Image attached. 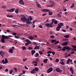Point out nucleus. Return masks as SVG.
Wrapping results in <instances>:
<instances>
[{"label": "nucleus", "mask_w": 76, "mask_h": 76, "mask_svg": "<svg viewBox=\"0 0 76 76\" xmlns=\"http://www.w3.org/2000/svg\"><path fill=\"white\" fill-rule=\"evenodd\" d=\"M57 20H56L55 21H54V22H53V23H54V24H57Z\"/></svg>", "instance_id": "obj_43"}, {"label": "nucleus", "mask_w": 76, "mask_h": 76, "mask_svg": "<svg viewBox=\"0 0 76 76\" xmlns=\"http://www.w3.org/2000/svg\"><path fill=\"white\" fill-rule=\"evenodd\" d=\"M39 69V68H38L37 67H36L35 68H34V69H33V71H37V72H38V70Z\"/></svg>", "instance_id": "obj_12"}, {"label": "nucleus", "mask_w": 76, "mask_h": 76, "mask_svg": "<svg viewBox=\"0 0 76 76\" xmlns=\"http://www.w3.org/2000/svg\"><path fill=\"white\" fill-rule=\"evenodd\" d=\"M41 11H42L43 12H49L50 11L49 10H48L47 9H43V10H41Z\"/></svg>", "instance_id": "obj_8"}, {"label": "nucleus", "mask_w": 76, "mask_h": 76, "mask_svg": "<svg viewBox=\"0 0 76 76\" xmlns=\"http://www.w3.org/2000/svg\"><path fill=\"white\" fill-rule=\"evenodd\" d=\"M19 9L17 8L16 9V10H15V13H16V14H18V10H19Z\"/></svg>", "instance_id": "obj_27"}, {"label": "nucleus", "mask_w": 76, "mask_h": 76, "mask_svg": "<svg viewBox=\"0 0 76 76\" xmlns=\"http://www.w3.org/2000/svg\"><path fill=\"white\" fill-rule=\"evenodd\" d=\"M33 49V48H32V47H29L28 48V49H29V50H32Z\"/></svg>", "instance_id": "obj_50"}, {"label": "nucleus", "mask_w": 76, "mask_h": 76, "mask_svg": "<svg viewBox=\"0 0 76 76\" xmlns=\"http://www.w3.org/2000/svg\"><path fill=\"white\" fill-rule=\"evenodd\" d=\"M24 67H25V69H28V67H26V66H25Z\"/></svg>", "instance_id": "obj_59"}, {"label": "nucleus", "mask_w": 76, "mask_h": 76, "mask_svg": "<svg viewBox=\"0 0 76 76\" xmlns=\"http://www.w3.org/2000/svg\"><path fill=\"white\" fill-rule=\"evenodd\" d=\"M59 43V41H56L54 43V45H56L57 44H58Z\"/></svg>", "instance_id": "obj_26"}, {"label": "nucleus", "mask_w": 76, "mask_h": 76, "mask_svg": "<svg viewBox=\"0 0 76 76\" xmlns=\"http://www.w3.org/2000/svg\"><path fill=\"white\" fill-rule=\"evenodd\" d=\"M36 3H37V7L39 8H41V6H40L39 4L36 1Z\"/></svg>", "instance_id": "obj_24"}, {"label": "nucleus", "mask_w": 76, "mask_h": 76, "mask_svg": "<svg viewBox=\"0 0 76 76\" xmlns=\"http://www.w3.org/2000/svg\"><path fill=\"white\" fill-rule=\"evenodd\" d=\"M26 73V71H23V72H22V73L23 74H25Z\"/></svg>", "instance_id": "obj_55"}, {"label": "nucleus", "mask_w": 76, "mask_h": 76, "mask_svg": "<svg viewBox=\"0 0 76 76\" xmlns=\"http://www.w3.org/2000/svg\"><path fill=\"white\" fill-rule=\"evenodd\" d=\"M49 15H52L53 14V12L50 11L49 12Z\"/></svg>", "instance_id": "obj_35"}, {"label": "nucleus", "mask_w": 76, "mask_h": 76, "mask_svg": "<svg viewBox=\"0 0 76 76\" xmlns=\"http://www.w3.org/2000/svg\"><path fill=\"white\" fill-rule=\"evenodd\" d=\"M5 38L4 37H2V39L1 40V42L2 43H4L5 42Z\"/></svg>", "instance_id": "obj_11"}, {"label": "nucleus", "mask_w": 76, "mask_h": 76, "mask_svg": "<svg viewBox=\"0 0 76 76\" xmlns=\"http://www.w3.org/2000/svg\"><path fill=\"white\" fill-rule=\"evenodd\" d=\"M5 46H2V47H1V49H5Z\"/></svg>", "instance_id": "obj_51"}, {"label": "nucleus", "mask_w": 76, "mask_h": 76, "mask_svg": "<svg viewBox=\"0 0 76 76\" xmlns=\"http://www.w3.org/2000/svg\"><path fill=\"white\" fill-rule=\"evenodd\" d=\"M31 55H33L34 54V53H35L36 51L35 50H32L31 51Z\"/></svg>", "instance_id": "obj_15"}, {"label": "nucleus", "mask_w": 76, "mask_h": 76, "mask_svg": "<svg viewBox=\"0 0 76 76\" xmlns=\"http://www.w3.org/2000/svg\"><path fill=\"white\" fill-rule=\"evenodd\" d=\"M2 63H3V64H5V63H5V61L4 60H3L2 61Z\"/></svg>", "instance_id": "obj_45"}, {"label": "nucleus", "mask_w": 76, "mask_h": 76, "mask_svg": "<svg viewBox=\"0 0 76 76\" xmlns=\"http://www.w3.org/2000/svg\"><path fill=\"white\" fill-rule=\"evenodd\" d=\"M40 46H37L36 45L34 47V50H36L37 49L38 50H39V48Z\"/></svg>", "instance_id": "obj_13"}, {"label": "nucleus", "mask_w": 76, "mask_h": 76, "mask_svg": "<svg viewBox=\"0 0 76 76\" xmlns=\"http://www.w3.org/2000/svg\"><path fill=\"white\" fill-rule=\"evenodd\" d=\"M64 37H65V38H68L69 37V35H64Z\"/></svg>", "instance_id": "obj_25"}, {"label": "nucleus", "mask_w": 76, "mask_h": 76, "mask_svg": "<svg viewBox=\"0 0 76 76\" xmlns=\"http://www.w3.org/2000/svg\"><path fill=\"white\" fill-rule=\"evenodd\" d=\"M13 50H12V49L10 48L8 52L10 53H13Z\"/></svg>", "instance_id": "obj_14"}, {"label": "nucleus", "mask_w": 76, "mask_h": 76, "mask_svg": "<svg viewBox=\"0 0 76 76\" xmlns=\"http://www.w3.org/2000/svg\"><path fill=\"white\" fill-rule=\"evenodd\" d=\"M12 70H11L10 71V74H12Z\"/></svg>", "instance_id": "obj_48"}, {"label": "nucleus", "mask_w": 76, "mask_h": 76, "mask_svg": "<svg viewBox=\"0 0 76 76\" xmlns=\"http://www.w3.org/2000/svg\"><path fill=\"white\" fill-rule=\"evenodd\" d=\"M39 53H40V55H42L43 54V53L41 52V51H39Z\"/></svg>", "instance_id": "obj_49"}, {"label": "nucleus", "mask_w": 76, "mask_h": 76, "mask_svg": "<svg viewBox=\"0 0 76 76\" xmlns=\"http://www.w3.org/2000/svg\"><path fill=\"white\" fill-rule=\"evenodd\" d=\"M52 54H53V55H54L55 53V52H54V51H53V52H52Z\"/></svg>", "instance_id": "obj_57"}, {"label": "nucleus", "mask_w": 76, "mask_h": 76, "mask_svg": "<svg viewBox=\"0 0 76 76\" xmlns=\"http://www.w3.org/2000/svg\"><path fill=\"white\" fill-rule=\"evenodd\" d=\"M15 8H12V9H11V10H10V12H13L14 11V10H15Z\"/></svg>", "instance_id": "obj_30"}, {"label": "nucleus", "mask_w": 76, "mask_h": 76, "mask_svg": "<svg viewBox=\"0 0 76 76\" xmlns=\"http://www.w3.org/2000/svg\"><path fill=\"white\" fill-rule=\"evenodd\" d=\"M69 63V58H68L67 61H66V64H68Z\"/></svg>", "instance_id": "obj_32"}, {"label": "nucleus", "mask_w": 76, "mask_h": 76, "mask_svg": "<svg viewBox=\"0 0 76 76\" xmlns=\"http://www.w3.org/2000/svg\"><path fill=\"white\" fill-rule=\"evenodd\" d=\"M20 20L22 21L23 22H25L26 23V25H28H28H30V23H31V22L30 21V20L29 19H27L25 17H23L20 18Z\"/></svg>", "instance_id": "obj_1"}, {"label": "nucleus", "mask_w": 76, "mask_h": 76, "mask_svg": "<svg viewBox=\"0 0 76 76\" xmlns=\"http://www.w3.org/2000/svg\"><path fill=\"white\" fill-rule=\"evenodd\" d=\"M50 38H54V36L51 35L50 36Z\"/></svg>", "instance_id": "obj_53"}, {"label": "nucleus", "mask_w": 76, "mask_h": 76, "mask_svg": "<svg viewBox=\"0 0 76 76\" xmlns=\"http://www.w3.org/2000/svg\"><path fill=\"white\" fill-rule=\"evenodd\" d=\"M45 26L49 28H52L53 26V25L50 24V23H46L45 24Z\"/></svg>", "instance_id": "obj_4"}, {"label": "nucleus", "mask_w": 76, "mask_h": 76, "mask_svg": "<svg viewBox=\"0 0 76 76\" xmlns=\"http://www.w3.org/2000/svg\"><path fill=\"white\" fill-rule=\"evenodd\" d=\"M69 70H70V71L71 72H72V74H74V72H73V70L72 68H70Z\"/></svg>", "instance_id": "obj_16"}, {"label": "nucleus", "mask_w": 76, "mask_h": 76, "mask_svg": "<svg viewBox=\"0 0 76 76\" xmlns=\"http://www.w3.org/2000/svg\"><path fill=\"white\" fill-rule=\"evenodd\" d=\"M7 17L8 18H12L13 17V15H7Z\"/></svg>", "instance_id": "obj_29"}, {"label": "nucleus", "mask_w": 76, "mask_h": 76, "mask_svg": "<svg viewBox=\"0 0 76 76\" xmlns=\"http://www.w3.org/2000/svg\"><path fill=\"white\" fill-rule=\"evenodd\" d=\"M68 39H63V41H68Z\"/></svg>", "instance_id": "obj_52"}, {"label": "nucleus", "mask_w": 76, "mask_h": 76, "mask_svg": "<svg viewBox=\"0 0 76 76\" xmlns=\"http://www.w3.org/2000/svg\"><path fill=\"white\" fill-rule=\"evenodd\" d=\"M17 26V25H12L11 26L12 27H15Z\"/></svg>", "instance_id": "obj_44"}, {"label": "nucleus", "mask_w": 76, "mask_h": 76, "mask_svg": "<svg viewBox=\"0 0 76 76\" xmlns=\"http://www.w3.org/2000/svg\"><path fill=\"white\" fill-rule=\"evenodd\" d=\"M0 55H1V56H3L4 55V51H1L0 52Z\"/></svg>", "instance_id": "obj_20"}, {"label": "nucleus", "mask_w": 76, "mask_h": 76, "mask_svg": "<svg viewBox=\"0 0 76 76\" xmlns=\"http://www.w3.org/2000/svg\"><path fill=\"white\" fill-rule=\"evenodd\" d=\"M72 47H73L74 49H73L72 50L74 51L76 50V46L75 45H73L72 46Z\"/></svg>", "instance_id": "obj_19"}, {"label": "nucleus", "mask_w": 76, "mask_h": 76, "mask_svg": "<svg viewBox=\"0 0 76 76\" xmlns=\"http://www.w3.org/2000/svg\"><path fill=\"white\" fill-rule=\"evenodd\" d=\"M15 38H16L17 39H19V37L17 36H15Z\"/></svg>", "instance_id": "obj_40"}, {"label": "nucleus", "mask_w": 76, "mask_h": 76, "mask_svg": "<svg viewBox=\"0 0 76 76\" xmlns=\"http://www.w3.org/2000/svg\"><path fill=\"white\" fill-rule=\"evenodd\" d=\"M14 70H15L16 72L17 71H18V69H17L16 68H14Z\"/></svg>", "instance_id": "obj_58"}, {"label": "nucleus", "mask_w": 76, "mask_h": 76, "mask_svg": "<svg viewBox=\"0 0 76 76\" xmlns=\"http://www.w3.org/2000/svg\"><path fill=\"white\" fill-rule=\"evenodd\" d=\"M2 8H3L4 9L6 8V6H3L2 7Z\"/></svg>", "instance_id": "obj_60"}, {"label": "nucleus", "mask_w": 76, "mask_h": 76, "mask_svg": "<svg viewBox=\"0 0 76 76\" xmlns=\"http://www.w3.org/2000/svg\"><path fill=\"white\" fill-rule=\"evenodd\" d=\"M27 60V59L26 58H25L24 59H23V61H26Z\"/></svg>", "instance_id": "obj_54"}, {"label": "nucleus", "mask_w": 76, "mask_h": 76, "mask_svg": "<svg viewBox=\"0 0 76 76\" xmlns=\"http://www.w3.org/2000/svg\"><path fill=\"white\" fill-rule=\"evenodd\" d=\"M34 38L32 36H30L29 37V39L31 40H33V39H34Z\"/></svg>", "instance_id": "obj_17"}, {"label": "nucleus", "mask_w": 76, "mask_h": 76, "mask_svg": "<svg viewBox=\"0 0 76 76\" xmlns=\"http://www.w3.org/2000/svg\"><path fill=\"white\" fill-rule=\"evenodd\" d=\"M75 6V4H73L72 6H71V8H73Z\"/></svg>", "instance_id": "obj_46"}, {"label": "nucleus", "mask_w": 76, "mask_h": 76, "mask_svg": "<svg viewBox=\"0 0 76 76\" xmlns=\"http://www.w3.org/2000/svg\"><path fill=\"white\" fill-rule=\"evenodd\" d=\"M50 2H52V4L51 5H48V6H47V7H53V6H54V1H50Z\"/></svg>", "instance_id": "obj_6"}, {"label": "nucleus", "mask_w": 76, "mask_h": 76, "mask_svg": "<svg viewBox=\"0 0 76 76\" xmlns=\"http://www.w3.org/2000/svg\"><path fill=\"white\" fill-rule=\"evenodd\" d=\"M71 49V48L69 47H64L63 48H61L62 50H63V51H65L66 50H70Z\"/></svg>", "instance_id": "obj_2"}, {"label": "nucleus", "mask_w": 76, "mask_h": 76, "mask_svg": "<svg viewBox=\"0 0 76 76\" xmlns=\"http://www.w3.org/2000/svg\"><path fill=\"white\" fill-rule=\"evenodd\" d=\"M33 62L34 63H37V61H33Z\"/></svg>", "instance_id": "obj_56"}, {"label": "nucleus", "mask_w": 76, "mask_h": 76, "mask_svg": "<svg viewBox=\"0 0 76 76\" xmlns=\"http://www.w3.org/2000/svg\"><path fill=\"white\" fill-rule=\"evenodd\" d=\"M53 52L52 51H48L47 53H52Z\"/></svg>", "instance_id": "obj_41"}, {"label": "nucleus", "mask_w": 76, "mask_h": 76, "mask_svg": "<svg viewBox=\"0 0 76 76\" xmlns=\"http://www.w3.org/2000/svg\"><path fill=\"white\" fill-rule=\"evenodd\" d=\"M62 14V12H60L58 13L57 14L58 16V17H61V15H61Z\"/></svg>", "instance_id": "obj_21"}, {"label": "nucleus", "mask_w": 76, "mask_h": 76, "mask_svg": "<svg viewBox=\"0 0 76 76\" xmlns=\"http://www.w3.org/2000/svg\"><path fill=\"white\" fill-rule=\"evenodd\" d=\"M56 42V40L55 39V40H52V41L51 42L52 43H54V42Z\"/></svg>", "instance_id": "obj_31"}, {"label": "nucleus", "mask_w": 76, "mask_h": 76, "mask_svg": "<svg viewBox=\"0 0 76 76\" xmlns=\"http://www.w3.org/2000/svg\"><path fill=\"white\" fill-rule=\"evenodd\" d=\"M60 64H61V65H65V63H64V62H60Z\"/></svg>", "instance_id": "obj_34"}, {"label": "nucleus", "mask_w": 76, "mask_h": 76, "mask_svg": "<svg viewBox=\"0 0 76 76\" xmlns=\"http://www.w3.org/2000/svg\"><path fill=\"white\" fill-rule=\"evenodd\" d=\"M2 37H4L5 38V39H8L10 38V37H13V36L12 35H9L8 36H5L4 35H2Z\"/></svg>", "instance_id": "obj_3"}, {"label": "nucleus", "mask_w": 76, "mask_h": 76, "mask_svg": "<svg viewBox=\"0 0 76 76\" xmlns=\"http://www.w3.org/2000/svg\"><path fill=\"white\" fill-rule=\"evenodd\" d=\"M5 63H8V61H7V58H5Z\"/></svg>", "instance_id": "obj_33"}, {"label": "nucleus", "mask_w": 76, "mask_h": 76, "mask_svg": "<svg viewBox=\"0 0 76 76\" xmlns=\"http://www.w3.org/2000/svg\"><path fill=\"white\" fill-rule=\"evenodd\" d=\"M36 61H39V59L38 58H37L36 59Z\"/></svg>", "instance_id": "obj_61"}, {"label": "nucleus", "mask_w": 76, "mask_h": 76, "mask_svg": "<svg viewBox=\"0 0 76 76\" xmlns=\"http://www.w3.org/2000/svg\"><path fill=\"white\" fill-rule=\"evenodd\" d=\"M35 57H38L39 56V54L38 53H37L35 55Z\"/></svg>", "instance_id": "obj_28"}, {"label": "nucleus", "mask_w": 76, "mask_h": 76, "mask_svg": "<svg viewBox=\"0 0 76 76\" xmlns=\"http://www.w3.org/2000/svg\"><path fill=\"white\" fill-rule=\"evenodd\" d=\"M12 34L13 35H17V33H12Z\"/></svg>", "instance_id": "obj_39"}, {"label": "nucleus", "mask_w": 76, "mask_h": 76, "mask_svg": "<svg viewBox=\"0 0 76 76\" xmlns=\"http://www.w3.org/2000/svg\"><path fill=\"white\" fill-rule=\"evenodd\" d=\"M68 43H69V42H65L63 43V44H62V45L63 46L67 45H68Z\"/></svg>", "instance_id": "obj_9"}, {"label": "nucleus", "mask_w": 76, "mask_h": 76, "mask_svg": "<svg viewBox=\"0 0 76 76\" xmlns=\"http://www.w3.org/2000/svg\"><path fill=\"white\" fill-rule=\"evenodd\" d=\"M58 26H64V23H60L58 25Z\"/></svg>", "instance_id": "obj_18"}, {"label": "nucleus", "mask_w": 76, "mask_h": 76, "mask_svg": "<svg viewBox=\"0 0 76 76\" xmlns=\"http://www.w3.org/2000/svg\"><path fill=\"white\" fill-rule=\"evenodd\" d=\"M29 43H31L26 42L25 43V45H29Z\"/></svg>", "instance_id": "obj_47"}, {"label": "nucleus", "mask_w": 76, "mask_h": 76, "mask_svg": "<svg viewBox=\"0 0 76 76\" xmlns=\"http://www.w3.org/2000/svg\"><path fill=\"white\" fill-rule=\"evenodd\" d=\"M30 73H31V74H34V73H35V71H33V70H32V71H31V72Z\"/></svg>", "instance_id": "obj_36"}, {"label": "nucleus", "mask_w": 76, "mask_h": 76, "mask_svg": "<svg viewBox=\"0 0 76 76\" xmlns=\"http://www.w3.org/2000/svg\"><path fill=\"white\" fill-rule=\"evenodd\" d=\"M19 3L20 4L22 5H24V4L23 1V0H20L19 1Z\"/></svg>", "instance_id": "obj_10"}, {"label": "nucleus", "mask_w": 76, "mask_h": 76, "mask_svg": "<svg viewBox=\"0 0 76 76\" xmlns=\"http://www.w3.org/2000/svg\"><path fill=\"white\" fill-rule=\"evenodd\" d=\"M53 70V69L52 67H50L49 68V69H48L47 71V73H50Z\"/></svg>", "instance_id": "obj_5"}, {"label": "nucleus", "mask_w": 76, "mask_h": 76, "mask_svg": "<svg viewBox=\"0 0 76 76\" xmlns=\"http://www.w3.org/2000/svg\"><path fill=\"white\" fill-rule=\"evenodd\" d=\"M55 19H52V22H54L55 21Z\"/></svg>", "instance_id": "obj_63"}, {"label": "nucleus", "mask_w": 76, "mask_h": 76, "mask_svg": "<svg viewBox=\"0 0 76 76\" xmlns=\"http://www.w3.org/2000/svg\"><path fill=\"white\" fill-rule=\"evenodd\" d=\"M56 71L58 72H63V70L58 68L56 69Z\"/></svg>", "instance_id": "obj_7"}, {"label": "nucleus", "mask_w": 76, "mask_h": 76, "mask_svg": "<svg viewBox=\"0 0 76 76\" xmlns=\"http://www.w3.org/2000/svg\"><path fill=\"white\" fill-rule=\"evenodd\" d=\"M57 28H61V26H58L57 27Z\"/></svg>", "instance_id": "obj_62"}, {"label": "nucleus", "mask_w": 76, "mask_h": 76, "mask_svg": "<svg viewBox=\"0 0 76 76\" xmlns=\"http://www.w3.org/2000/svg\"><path fill=\"white\" fill-rule=\"evenodd\" d=\"M56 30L57 31H60V28L56 27Z\"/></svg>", "instance_id": "obj_37"}, {"label": "nucleus", "mask_w": 76, "mask_h": 76, "mask_svg": "<svg viewBox=\"0 0 76 76\" xmlns=\"http://www.w3.org/2000/svg\"><path fill=\"white\" fill-rule=\"evenodd\" d=\"M23 50H25L26 49V47L25 46H23L22 47Z\"/></svg>", "instance_id": "obj_38"}, {"label": "nucleus", "mask_w": 76, "mask_h": 76, "mask_svg": "<svg viewBox=\"0 0 76 76\" xmlns=\"http://www.w3.org/2000/svg\"><path fill=\"white\" fill-rule=\"evenodd\" d=\"M26 42H27L28 43H31V42L29 40V39H27L25 40Z\"/></svg>", "instance_id": "obj_23"}, {"label": "nucleus", "mask_w": 76, "mask_h": 76, "mask_svg": "<svg viewBox=\"0 0 76 76\" xmlns=\"http://www.w3.org/2000/svg\"><path fill=\"white\" fill-rule=\"evenodd\" d=\"M59 59H56V63L58 62V61H59Z\"/></svg>", "instance_id": "obj_42"}, {"label": "nucleus", "mask_w": 76, "mask_h": 76, "mask_svg": "<svg viewBox=\"0 0 76 76\" xmlns=\"http://www.w3.org/2000/svg\"><path fill=\"white\" fill-rule=\"evenodd\" d=\"M61 47L60 46H59L58 47V49H61Z\"/></svg>", "instance_id": "obj_64"}, {"label": "nucleus", "mask_w": 76, "mask_h": 76, "mask_svg": "<svg viewBox=\"0 0 76 76\" xmlns=\"http://www.w3.org/2000/svg\"><path fill=\"white\" fill-rule=\"evenodd\" d=\"M48 61V59L47 58H46L45 59L43 60V62L45 63H46Z\"/></svg>", "instance_id": "obj_22"}]
</instances>
